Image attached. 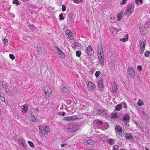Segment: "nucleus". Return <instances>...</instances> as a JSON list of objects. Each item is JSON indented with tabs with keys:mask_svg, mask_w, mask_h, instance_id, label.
<instances>
[{
	"mask_svg": "<svg viewBox=\"0 0 150 150\" xmlns=\"http://www.w3.org/2000/svg\"><path fill=\"white\" fill-rule=\"evenodd\" d=\"M80 125L78 124L70 125L66 126V129L69 132H75L79 130Z\"/></svg>",
	"mask_w": 150,
	"mask_h": 150,
	"instance_id": "f257e3e1",
	"label": "nucleus"
},
{
	"mask_svg": "<svg viewBox=\"0 0 150 150\" xmlns=\"http://www.w3.org/2000/svg\"><path fill=\"white\" fill-rule=\"evenodd\" d=\"M39 127L40 130L39 134L41 137H44L49 132V130L48 126L41 125L39 126Z\"/></svg>",
	"mask_w": 150,
	"mask_h": 150,
	"instance_id": "f03ea898",
	"label": "nucleus"
},
{
	"mask_svg": "<svg viewBox=\"0 0 150 150\" xmlns=\"http://www.w3.org/2000/svg\"><path fill=\"white\" fill-rule=\"evenodd\" d=\"M42 90L44 95L47 97L50 96L53 92L52 89L48 86H46L44 87Z\"/></svg>",
	"mask_w": 150,
	"mask_h": 150,
	"instance_id": "7ed1b4c3",
	"label": "nucleus"
},
{
	"mask_svg": "<svg viewBox=\"0 0 150 150\" xmlns=\"http://www.w3.org/2000/svg\"><path fill=\"white\" fill-rule=\"evenodd\" d=\"M127 72L129 76L131 77H134L135 74V70L133 67H129L127 70Z\"/></svg>",
	"mask_w": 150,
	"mask_h": 150,
	"instance_id": "20e7f679",
	"label": "nucleus"
},
{
	"mask_svg": "<svg viewBox=\"0 0 150 150\" xmlns=\"http://www.w3.org/2000/svg\"><path fill=\"white\" fill-rule=\"evenodd\" d=\"M134 4H129L127 6L126 13L128 15H131L133 11L134 8Z\"/></svg>",
	"mask_w": 150,
	"mask_h": 150,
	"instance_id": "39448f33",
	"label": "nucleus"
},
{
	"mask_svg": "<svg viewBox=\"0 0 150 150\" xmlns=\"http://www.w3.org/2000/svg\"><path fill=\"white\" fill-rule=\"evenodd\" d=\"M66 36L70 40H74V37L72 33L69 30H67L65 31Z\"/></svg>",
	"mask_w": 150,
	"mask_h": 150,
	"instance_id": "423d86ee",
	"label": "nucleus"
},
{
	"mask_svg": "<svg viewBox=\"0 0 150 150\" xmlns=\"http://www.w3.org/2000/svg\"><path fill=\"white\" fill-rule=\"evenodd\" d=\"M55 48L57 50V53L58 56L61 58H64L65 57V55L63 51L58 47H56Z\"/></svg>",
	"mask_w": 150,
	"mask_h": 150,
	"instance_id": "0eeeda50",
	"label": "nucleus"
},
{
	"mask_svg": "<svg viewBox=\"0 0 150 150\" xmlns=\"http://www.w3.org/2000/svg\"><path fill=\"white\" fill-rule=\"evenodd\" d=\"M97 112L98 115L102 116H107L108 114V111L104 109L98 110Z\"/></svg>",
	"mask_w": 150,
	"mask_h": 150,
	"instance_id": "6e6552de",
	"label": "nucleus"
},
{
	"mask_svg": "<svg viewBox=\"0 0 150 150\" xmlns=\"http://www.w3.org/2000/svg\"><path fill=\"white\" fill-rule=\"evenodd\" d=\"M86 52L87 55L89 56H91L93 54L94 51L91 46H89L87 47Z\"/></svg>",
	"mask_w": 150,
	"mask_h": 150,
	"instance_id": "1a4fd4ad",
	"label": "nucleus"
},
{
	"mask_svg": "<svg viewBox=\"0 0 150 150\" xmlns=\"http://www.w3.org/2000/svg\"><path fill=\"white\" fill-rule=\"evenodd\" d=\"M87 88L89 90H92L96 88V85L92 82L90 81L88 82Z\"/></svg>",
	"mask_w": 150,
	"mask_h": 150,
	"instance_id": "9d476101",
	"label": "nucleus"
},
{
	"mask_svg": "<svg viewBox=\"0 0 150 150\" xmlns=\"http://www.w3.org/2000/svg\"><path fill=\"white\" fill-rule=\"evenodd\" d=\"M98 58L102 66L104 65V54H98Z\"/></svg>",
	"mask_w": 150,
	"mask_h": 150,
	"instance_id": "9b49d317",
	"label": "nucleus"
},
{
	"mask_svg": "<svg viewBox=\"0 0 150 150\" xmlns=\"http://www.w3.org/2000/svg\"><path fill=\"white\" fill-rule=\"evenodd\" d=\"M115 130L116 131L117 135H122L121 133L122 132V129L121 127L118 125L116 126L115 127Z\"/></svg>",
	"mask_w": 150,
	"mask_h": 150,
	"instance_id": "f8f14e48",
	"label": "nucleus"
},
{
	"mask_svg": "<svg viewBox=\"0 0 150 150\" xmlns=\"http://www.w3.org/2000/svg\"><path fill=\"white\" fill-rule=\"evenodd\" d=\"M100 139L104 141L105 142H108V139H107V137L105 136V135L102 134L100 136Z\"/></svg>",
	"mask_w": 150,
	"mask_h": 150,
	"instance_id": "ddd939ff",
	"label": "nucleus"
},
{
	"mask_svg": "<svg viewBox=\"0 0 150 150\" xmlns=\"http://www.w3.org/2000/svg\"><path fill=\"white\" fill-rule=\"evenodd\" d=\"M146 42L145 41L140 40L139 42V47L145 49Z\"/></svg>",
	"mask_w": 150,
	"mask_h": 150,
	"instance_id": "4468645a",
	"label": "nucleus"
},
{
	"mask_svg": "<svg viewBox=\"0 0 150 150\" xmlns=\"http://www.w3.org/2000/svg\"><path fill=\"white\" fill-rule=\"evenodd\" d=\"M98 54H103L104 53L103 51V46L102 45H99L98 46Z\"/></svg>",
	"mask_w": 150,
	"mask_h": 150,
	"instance_id": "2eb2a0df",
	"label": "nucleus"
},
{
	"mask_svg": "<svg viewBox=\"0 0 150 150\" xmlns=\"http://www.w3.org/2000/svg\"><path fill=\"white\" fill-rule=\"evenodd\" d=\"M85 143L86 145H92L94 144V142L91 139H88L85 141Z\"/></svg>",
	"mask_w": 150,
	"mask_h": 150,
	"instance_id": "dca6fc26",
	"label": "nucleus"
},
{
	"mask_svg": "<svg viewBox=\"0 0 150 150\" xmlns=\"http://www.w3.org/2000/svg\"><path fill=\"white\" fill-rule=\"evenodd\" d=\"M28 109V105L27 104L24 105L22 108V112L23 113H25Z\"/></svg>",
	"mask_w": 150,
	"mask_h": 150,
	"instance_id": "f3484780",
	"label": "nucleus"
},
{
	"mask_svg": "<svg viewBox=\"0 0 150 150\" xmlns=\"http://www.w3.org/2000/svg\"><path fill=\"white\" fill-rule=\"evenodd\" d=\"M18 141L19 145L22 147H24L25 144V140L22 139H18Z\"/></svg>",
	"mask_w": 150,
	"mask_h": 150,
	"instance_id": "a211bd4d",
	"label": "nucleus"
},
{
	"mask_svg": "<svg viewBox=\"0 0 150 150\" xmlns=\"http://www.w3.org/2000/svg\"><path fill=\"white\" fill-rule=\"evenodd\" d=\"M118 88L116 83L114 82L113 83V86L112 88V91L114 92H116Z\"/></svg>",
	"mask_w": 150,
	"mask_h": 150,
	"instance_id": "6ab92c4d",
	"label": "nucleus"
},
{
	"mask_svg": "<svg viewBox=\"0 0 150 150\" xmlns=\"http://www.w3.org/2000/svg\"><path fill=\"white\" fill-rule=\"evenodd\" d=\"M29 119L30 120L33 122H36L37 121V119L34 115L32 114L29 116Z\"/></svg>",
	"mask_w": 150,
	"mask_h": 150,
	"instance_id": "aec40b11",
	"label": "nucleus"
},
{
	"mask_svg": "<svg viewBox=\"0 0 150 150\" xmlns=\"http://www.w3.org/2000/svg\"><path fill=\"white\" fill-rule=\"evenodd\" d=\"M97 84L100 89H101L103 88V82L101 80H100L98 81Z\"/></svg>",
	"mask_w": 150,
	"mask_h": 150,
	"instance_id": "412c9836",
	"label": "nucleus"
},
{
	"mask_svg": "<svg viewBox=\"0 0 150 150\" xmlns=\"http://www.w3.org/2000/svg\"><path fill=\"white\" fill-rule=\"evenodd\" d=\"M69 117H70L71 121H75L78 119V117L76 115H74Z\"/></svg>",
	"mask_w": 150,
	"mask_h": 150,
	"instance_id": "4be33fe9",
	"label": "nucleus"
},
{
	"mask_svg": "<svg viewBox=\"0 0 150 150\" xmlns=\"http://www.w3.org/2000/svg\"><path fill=\"white\" fill-rule=\"evenodd\" d=\"M122 16V12H120L119 13L117 16L118 18L117 21H120L121 19Z\"/></svg>",
	"mask_w": 150,
	"mask_h": 150,
	"instance_id": "5701e85b",
	"label": "nucleus"
},
{
	"mask_svg": "<svg viewBox=\"0 0 150 150\" xmlns=\"http://www.w3.org/2000/svg\"><path fill=\"white\" fill-rule=\"evenodd\" d=\"M122 107V105L121 104H118L115 107V110L118 111H119L121 109Z\"/></svg>",
	"mask_w": 150,
	"mask_h": 150,
	"instance_id": "b1692460",
	"label": "nucleus"
},
{
	"mask_svg": "<svg viewBox=\"0 0 150 150\" xmlns=\"http://www.w3.org/2000/svg\"><path fill=\"white\" fill-rule=\"evenodd\" d=\"M128 38V34H126V37L124 38H121L120 40V41H122L123 42H125L127 41Z\"/></svg>",
	"mask_w": 150,
	"mask_h": 150,
	"instance_id": "393cba45",
	"label": "nucleus"
},
{
	"mask_svg": "<svg viewBox=\"0 0 150 150\" xmlns=\"http://www.w3.org/2000/svg\"><path fill=\"white\" fill-rule=\"evenodd\" d=\"M125 137L127 139H129L131 138H133L132 136L129 134H127L125 136Z\"/></svg>",
	"mask_w": 150,
	"mask_h": 150,
	"instance_id": "a878e982",
	"label": "nucleus"
},
{
	"mask_svg": "<svg viewBox=\"0 0 150 150\" xmlns=\"http://www.w3.org/2000/svg\"><path fill=\"white\" fill-rule=\"evenodd\" d=\"M130 116L128 115H125L123 119L125 120H128L130 119Z\"/></svg>",
	"mask_w": 150,
	"mask_h": 150,
	"instance_id": "bb28decb",
	"label": "nucleus"
},
{
	"mask_svg": "<svg viewBox=\"0 0 150 150\" xmlns=\"http://www.w3.org/2000/svg\"><path fill=\"white\" fill-rule=\"evenodd\" d=\"M111 118H117L118 117V116L117 113H116L111 114Z\"/></svg>",
	"mask_w": 150,
	"mask_h": 150,
	"instance_id": "cd10ccee",
	"label": "nucleus"
},
{
	"mask_svg": "<svg viewBox=\"0 0 150 150\" xmlns=\"http://www.w3.org/2000/svg\"><path fill=\"white\" fill-rule=\"evenodd\" d=\"M63 120L65 122L71 121L70 117L69 116L65 117L63 119Z\"/></svg>",
	"mask_w": 150,
	"mask_h": 150,
	"instance_id": "c85d7f7f",
	"label": "nucleus"
},
{
	"mask_svg": "<svg viewBox=\"0 0 150 150\" xmlns=\"http://www.w3.org/2000/svg\"><path fill=\"white\" fill-rule=\"evenodd\" d=\"M137 104L139 106H141L142 105H143L144 104L143 101H142V100L141 99H139V101L137 102Z\"/></svg>",
	"mask_w": 150,
	"mask_h": 150,
	"instance_id": "c756f323",
	"label": "nucleus"
},
{
	"mask_svg": "<svg viewBox=\"0 0 150 150\" xmlns=\"http://www.w3.org/2000/svg\"><path fill=\"white\" fill-rule=\"evenodd\" d=\"M108 142L110 144L112 145L114 144L115 140L113 139H109Z\"/></svg>",
	"mask_w": 150,
	"mask_h": 150,
	"instance_id": "7c9ffc66",
	"label": "nucleus"
},
{
	"mask_svg": "<svg viewBox=\"0 0 150 150\" xmlns=\"http://www.w3.org/2000/svg\"><path fill=\"white\" fill-rule=\"evenodd\" d=\"M145 50V49L142 48V47H139V53L141 54H142L144 52Z\"/></svg>",
	"mask_w": 150,
	"mask_h": 150,
	"instance_id": "2f4dec72",
	"label": "nucleus"
},
{
	"mask_svg": "<svg viewBox=\"0 0 150 150\" xmlns=\"http://www.w3.org/2000/svg\"><path fill=\"white\" fill-rule=\"evenodd\" d=\"M135 2L137 5H139V2L142 4L143 3V1L142 0H135Z\"/></svg>",
	"mask_w": 150,
	"mask_h": 150,
	"instance_id": "473e14b6",
	"label": "nucleus"
},
{
	"mask_svg": "<svg viewBox=\"0 0 150 150\" xmlns=\"http://www.w3.org/2000/svg\"><path fill=\"white\" fill-rule=\"evenodd\" d=\"M100 74H101V72L100 71H96V73H95V76L96 77L98 78V77L99 76Z\"/></svg>",
	"mask_w": 150,
	"mask_h": 150,
	"instance_id": "72a5a7b5",
	"label": "nucleus"
},
{
	"mask_svg": "<svg viewBox=\"0 0 150 150\" xmlns=\"http://www.w3.org/2000/svg\"><path fill=\"white\" fill-rule=\"evenodd\" d=\"M13 4H16L18 5L19 4V1L18 0H14L12 2Z\"/></svg>",
	"mask_w": 150,
	"mask_h": 150,
	"instance_id": "f704fd0d",
	"label": "nucleus"
},
{
	"mask_svg": "<svg viewBox=\"0 0 150 150\" xmlns=\"http://www.w3.org/2000/svg\"><path fill=\"white\" fill-rule=\"evenodd\" d=\"M150 52L149 51H146L145 52L144 55L146 57H148L150 54Z\"/></svg>",
	"mask_w": 150,
	"mask_h": 150,
	"instance_id": "c9c22d12",
	"label": "nucleus"
},
{
	"mask_svg": "<svg viewBox=\"0 0 150 150\" xmlns=\"http://www.w3.org/2000/svg\"><path fill=\"white\" fill-rule=\"evenodd\" d=\"M28 144H29L30 146L31 147H32V148L33 147H34L33 144L32 142L31 141H28Z\"/></svg>",
	"mask_w": 150,
	"mask_h": 150,
	"instance_id": "e433bc0d",
	"label": "nucleus"
},
{
	"mask_svg": "<svg viewBox=\"0 0 150 150\" xmlns=\"http://www.w3.org/2000/svg\"><path fill=\"white\" fill-rule=\"evenodd\" d=\"M59 16V19L60 20H63L64 19V17L63 16L62 13L60 14Z\"/></svg>",
	"mask_w": 150,
	"mask_h": 150,
	"instance_id": "4c0bfd02",
	"label": "nucleus"
},
{
	"mask_svg": "<svg viewBox=\"0 0 150 150\" xmlns=\"http://www.w3.org/2000/svg\"><path fill=\"white\" fill-rule=\"evenodd\" d=\"M81 53V52L79 51H76V54L77 57H79L80 56Z\"/></svg>",
	"mask_w": 150,
	"mask_h": 150,
	"instance_id": "58836bf2",
	"label": "nucleus"
},
{
	"mask_svg": "<svg viewBox=\"0 0 150 150\" xmlns=\"http://www.w3.org/2000/svg\"><path fill=\"white\" fill-rule=\"evenodd\" d=\"M3 42L4 45H6L8 43V41L7 39H4L3 40Z\"/></svg>",
	"mask_w": 150,
	"mask_h": 150,
	"instance_id": "ea45409f",
	"label": "nucleus"
},
{
	"mask_svg": "<svg viewBox=\"0 0 150 150\" xmlns=\"http://www.w3.org/2000/svg\"><path fill=\"white\" fill-rule=\"evenodd\" d=\"M29 27L31 28V30L32 31H34L35 30V26L34 25H33L32 24L30 25H29Z\"/></svg>",
	"mask_w": 150,
	"mask_h": 150,
	"instance_id": "a19ab883",
	"label": "nucleus"
},
{
	"mask_svg": "<svg viewBox=\"0 0 150 150\" xmlns=\"http://www.w3.org/2000/svg\"><path fill=\"white\" fill-rule=\"evenodd\" d=\"M119 146L118 145H114L113 147V150H117L118 149Z\"/></svg>",
	"mask_w": 150,
	"mask_h": 150,
	"instance_id": "79ce46f5",
	"label": "nucleus"
},
{
	"mask_svg": "<svg viewBox=\"0 0 150 150\" xmlns=\"http://www.w3.org/2000/svg\"><path fill=\"white\" fill-rule=\"evenodd\" d=\"M137 68L138 71L139 72H141L142 71V68L141 66V65H139L137 67Z\"/></svg>",
	"mask_w": 150,
	"mask_h": 150,
	"instance_id": "37998d69",
	"label": "nucleus"
},
{
	"mask_svg": "<svg viewBox=\"0 0 150 150\" xmlns=\"http://www.w3.org/2000/svg\"><path fill=\"white\" fill-rule=\"evenodd\" d=\"M9 57L12 60H14L15 58V57L14 55H13V54H10Z\"/></svg>",
	"mask_w": 150,
	"mask_h": 150,
	"instance_id": "c03bdc74",
	"label": "nucleus"
},
{
	"mask_svg": "<svg viewBox=\"0 0 150 150\" xmlns=\"http://www.w3.org/2000/svg\"><path fill=\"white\" fill-rule=\"evenodd\" d=\"M97 123L98 125H101L103 123V122L101 120H98L97 121Z\"/></svg>",
	"mask_w": 150,
	"mask_h": 150,
	"instance_id": "a18cd8bd",
	"label": "nucleus"
},
{
	"mask_svg": "<svg viewBox=\"0 0 150 150\" xmlns=\"http://www.w3.org/2000/svg\"><path fill=\"white\" fill-rule=\"evenodd\" d=\"M63 92H67L69 91L68 89L66 87H64L63 89Z\"/></svg>",
	"mask_w": 150,
	"mask_h": 150,
	"instance_id": "49530a36",
	"label": "nucleus"
},
{
	"mask_svg": "<svg viewBox=\"0 0 150 150\" xmlns=\"http://www.w3.org/2000/svg\"><path fill=\"white\" fill-rule=\"evenodd\" d=\"M62 11H64L66 10V7L64 5H62Z\"/></svg>",
	"mask_w": 150,
	"mask_h": 150,
	"instance_id": "de8ad7c7",
	"label": "nucleus"
},
{
	"mask_svg": "<svg viewBox=\"0 0 150 150\" xmlns=\"http://www.w3.org/2000/svg\"><path fill=\"white\" fill-rule=\"evenodd\" d=\"M68 144L67 142H65L64 143L62 144L61 145V146L62 147H64L65 146L67 145Z\"/></svg>",
	"mask_w": 150,
	"mask_h": 150,
	"instance_id": "09e8293b",
	"label": "nucleus"
},
{
	"mask_svg": "<svg viewBox=\"0 0 150 150\" xmlns=\"http://www.w3.org/2000/svg\"><path fill=\"white\" fill-rule=\"evenodd\" d=\"M2 85L3 87L4 88H5L6 89V88L7 87V86L5 84H4L3 83L2 84Z\"/></svg>",
	"mask_w": 150,
	"mask_h": 150,
	"instance_id": "8fccbe9b",
	"label": "nucleus"
},
{
	"mask_svg": "<svg viewBox=\"0 0 150 150\" xmlns=\"http://www.w3.org/2000/svg\"><path fill=\"white\" fill-rule=\"evenodd\" d=\"M143 131L144 132H145L146 133H147V132H148V130L146 129H144V128L143 129H142Z\"/></svg>",
	"mask_w": 150,
	"mask_h": 150,
	"instance_id": "3c124183",
	"label": "nucleus"
},
{
	"mask_svg": "<svg viewBox=\"0 0 150 150\" xmlns=\"http://www.w3.org/2000/svg\"><path fill=\"white\" fill-rule=\"evenodd\" d=\"M35 110L37 111V112H39V110L38 108H35Z\"/></svg>",
	"mask_w": 150,
	"mask_h": 150,
	"instance_id": "603ef678",
	"label": "nucleus"
},
{
	"mask_svg": "<svg viewBox=\"0 0 150 150\" xmlns=\"http://www.w3.org/2000/svg\"><path fill=\"white\" fill-rule=\"evenodd\" d=\"M65 112H62V114H61V115H62V116H64L65 115Z\"/></svg>",
	"mask_w": 150,
	"mask_h": 150,
	"instance_id": "864d4df0",
	"label": "nucleus"
},
{
	"mask_svg": "<svg viewBox=\"0 0 150 150\" xmlns=\"http://www.w3.org/2000/svg\"><path fill=\"white\" fill-rule=\"evenodd\" d=\"M125 3H126V2L123 1L122 2V3H121V4L124 5Z\"/></svg>",
	"mask_w": 150,
	"mask_h": 150,
	"instance_id": "5fc2aeb1",
	"label": "nucleus"
},
{
	"mask_svg": "<svg viewBox=\"0 0 150 150\" xmlns=\"http://www.w3.org/2000/svg\"><path fill=\"white\" fill-rule=\"evenodd\" d=\"M146 150H149V148H147V147H146Z\"/></svg>",
	"mask_w": 150,
	"mask_h": 150,
	"instance_id": "6e6d98bb",
	"label": "nucleus"
},
{
	"mask_svg": "<svg viewBox=\"0 0 150 150\" xmlns=\"http://www.w3.org/2000/svg\"><path fill=\"white\" fill-rule=\"evenodd\" d=\"M58 114L59 115H61V114H60V112H59V113H58Z\"/></svg>",
	"mask_w": 150,
	"mask_h": 150,
	"instance_id": "4d7b16f0",
	"label": "nucleus"
},
{
	"mask_svg": "<svg viewBox=\"0 0 150 150\" xmlns=\"http://www.w3.org/2000/svg\"><path fill=\"white\" fill-rule=\"evenodd\" d=\"M123 1H124L126 2V1H127V0H123Z\"/></svg>",
	"mask_w": 150,
	"mask_h": 150,
	"instance_id": "13d9d810",
	"label": "nucleus"
},
{
	"mask_svg": "<svg viewBox=\"0 0 150 150\" xmlns=\"http://www.w3.org/2000/svg\"><path fill=\"white\" fill-rule=\"evenodd\" d=\"M111 33H112V34L113 33V32H111Z\"/></svg>",
	"mask_w": 150,
	"mask_h": 150,
	"instance_id": "bf43d9fd",
	"label": "nucleus"
},
{
	"mask_svg": "<svg viewBox=\"0 0 150 150\" xmlns=\"http://www.w3.org/2000/svg\"><path fill=\"white\" fill-rule=\"evenodd\" d=\"M89 150H92V149H89Z\"/></svg>",
	"mask_w": 150,
	"mask_h": 150,
	"instance_id": "052dcab7",
	"label": "nucleus"
}]
</instances>
